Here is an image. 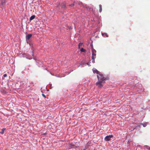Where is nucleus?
<instances>
[{"label":"nucleus","mask_w":150,"mask_h":150,"mask_svg":"<svg viewBox=\"0 0 150 150\" xmlns=\"http://www.w3.org/2000/svg\"><path fill=\"white\" fill-rule=\"evenodd\" d=\"M74 5V4H70V5H69V6L73 7V6Z\"/></svg>","instance_id":"ddd939ff"},{"label":"nucleus","mask_w":150,"mask_h":150,"mask_svg":"<svg viewBox=\"0 0 150 150\" xmlns=\"http://www.w3.org/2000/svg\"><path fill=\"white\" fill-rule=\"evenodd\" d=\"M79 150H85V149H84V148H80L79 149Z\"/></svg>","instance_id":"4468645a"},{"label":"nucleus","mask_w":150,"mask_h":150,"mask_svg":"<svg viewBox=\"0 0 150 150\" xmlns=\"http://www.w3.org/2000/svg\"><path fill=\"white\" fill-rule=\"evenodd\" d=\"M105 35L107 37H108V35H107V34L105 33Z\"/></svg>","instance_id":"a211bd4d"},{"label":"nucleus","mask_w":150,"mask_h":150,"mask_svg":"<svg viewBox=\"0 0 150 150\" xmlns=\"http://www.w3.org/2000/svg\"><path fill=\"white\" fill-rule=\"evenodd\" d=\"M32 36V35L31 34H28L26 35V39L27 43H28V40H30V38H31Z\"/></svg>","instance_id":"20e7f679"},{"label":"nucleus","mask_w":150,"mask_h":150,"mask_svg":"<svg viewBox=\"0 0 150 150\" xmlns=\"http://www.w3.org/2000/svg\"><path fill=\"white\" fill-rule=\"evenodd\" d=\"M93 73H96L97 74H98L100 73L95 68H93Z\"/></svg>","instance_id":"423d86ee"},{"label":"nucleus","mask_w":150,"mask_h":150,"mask_svg":"<svg viewBox=\"0 0 150 150\" xmlns=\"http://www.w3.org/2000/svg\"><path fill=\"white\" fill-rule=\"evenodd\" d=\"M4 133V132H3V131H2V132H0V133H1V134H3V133Z\"/></svg>","instance_id":"6ab92c4d"},{"label":"nucleus","mask_w":150,"mask_h":150,"mask_svg":"<svg viewBox=\"0 0 150 150\" xmlns=\"http://www.w3.org/2000/svg\"><path fill=\"white\" fill-rule=\"evenodd\" d=\"M35 18V15H33L30 18V21H31L33 19H34Z\"/></svg>","instance_id":"6e6552de"},{"label":"nucleus","mask_w":150,"mask_h":150,"mask_svg":"<svg viewBox=\"0 0 150 150\" xmlns=\"http://www.w3.org/2000/svg\"><path fill=\"white\" fill-rule=\"evenodd\" d=\"M80 51L81 52H86V50L84 49L83 48H81L80 50Z\"/></svg>","instance_id":"9d476101"},{"label":"nucleus","mask_w":150,"mask_h":150,"mask_svg":"<svg viewBox=\"0 0 150 150\" xmlns=\"http://www.w3.org/2000/svg\"><path fill=\"white\" fill-rule=\"evenodd\" d=\"M83 45V44L82 43H80L78 45L79 48V49L80 46H81Z\"/></svg>","instance_id":"9b49d317"},{"label":"nucleus","mask_w":150,"mask_h":150,"mask_svg":"<svg viewBox=\"0 0 150 150\" xmlns=\"http://www.w3.org/2000/svg\"><path fill=\"white\" fill-rule=\"evenodd\" d=\"M75 145L72 144H70L69 145V149H70L72 148H74Z\"/></svg>","instance_id":"0eeeda50"},{"label":"nucleus","mask_w":150,"mask_h":150,"mask_svg":"<svg viewBox=\"0 0 150 150\" xmlns=\"http://www.w3.org/2000/svg\"><path fill=\"white\" fill-rule=\"evenodd\" d=\"M97 77L98 81L96 83V85H99L98 87L101 88L103 86L101 83L103 81L105 80V78L103 76L102 74L100 73L97 75Z\"/></svg>","instance_id":"f257e3e1"},{"label":"nucleus","mask_w":150,"mask_h":150,"mask_svg":"<svg viewBox=\"0 0 150 150\" xmlns=\"http://www.w3.org/2000/svg\"><path fill=\"white\" fill-rule=\"evenodd\" d=\"M99 12H101L102 11V7L101 5H99Z\"/></svg>","instance_id":"1a4fd4ad"},{"label":"nucleus","mask_w":150,"mask_h":150,"mask_svg":"<svg viewBox=\"0 0 150 150\" xmlns=\"http://www.w3.org/2000/svg\"><path fill=\"white\" fill-rule=\"evenodd\" d=\"M103 33H102V35H103Z\"/></svg>","instance_id":"412c9836"},{"label":"nucleus","mask_w":150,"mask_h":150,"mask_svg":"<svg viewBox=\"0 0 150 150\" xmlns=\"http://www.w3.org/2000/svg\"><path fill=\"white\" fill-rule=\"evenodd\" d=\"M92 62L93 63H94L95 62V59L96 57V51L94 49H93L92 51Z\"/></svg>","instance_id":"f03ea898"},{"label":"nucleus","mask_w":150,"mask_h":150,"mask_svg":"<svg viewBox=\"0 0 150 150\" xmlns=\"http://www.w3.org/2000/svg\"><path fill=\"white\" fill-rule=\"evenodd\" d=\"M5 128H4L3 129H2V131L3 132H4V131L5 130Z\"/></svg>","instance_id":"f3484780"},{"label":"nucleus","mask_w":150,"mask_h":150,"mask_svg":"<svg viewBox=\"0 0 150 150\" xmlns=\"http://www.w3.org/2000/svg\"><path fill=\"white\" fill-rule=\"evenodd\" d=\"M42 96H43L44 98H46V96H45V94H42Z\"/></svg>","instance_id":"2eb2a0df"},{"label":"nucleus","mask_w":150,"mask_h":150,"mask_svg":"<svg viewBox=\"0 0 150 150\" xmlns=\"http://www.w3.org/2000/svg\"><path fill=\"white\" fill-rule=\"evenodd\" d=\"M61 5L62 8H66V4L65 2H63L61 3Z\"/></svg>","instance_id":"39448f33"},{"label":"nucleus","mask_w":150,"mask_h":150,"mask_svg":"<svg viewBox=\"0 0 150 150\" xmlns=\"http://www.w3.org/2000/svg\"><path fill=\"white\" fill-rule=\"evenodd\" d=\"M1 3L2 5H4L5 3V1L4 0H2L1 1Z\"/></svg>","instance_id":"f8f14e48"},{"label":"nucleus","mask_w":150,"mask_h":150,"mask_svg":"<svg viewBox=\"0 0 150 150\" xmlns=\"http://www.w3.org/2000/svg\"><path fill=\"white\" fill-rule=\"evenodd\" d=\"M7 76V75L6 74H4V77H6Z\"/></svg>","instance_id":"dca6fc26"},{"label":"nucleus","mask_w":150,"mask_h":150,"mask_svg":"<svg viewBox=\"0 0 150 150\" xmlns=\"http://www.w3.org/2000/svg\"><path fill=\"white\" fill-rule=\"evenodd\" d=\"M112 137V135H109L106 136L105 138V140L106 141H108L111 140V138Z\"/></svg>","instance_id":"7ed1b4c3"},{"label":"nucleus","mask_w":150,"mask_h":150,"mask_svg":"<svg viewBox=\"0 0 150 150\" xmlns=\"http://www.w3.org/2000/svg\"><path fill=\"white\" fill-rule=\"evenodd\" d=\"M143 125V126L145 127V126H144V125Z\"/></svg>","instance_id":"aec40b11"}]
</instances>
